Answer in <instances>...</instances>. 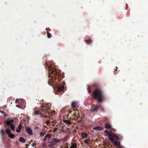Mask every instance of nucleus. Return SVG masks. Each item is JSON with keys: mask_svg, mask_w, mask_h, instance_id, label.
Segmentation results:
<instances>
[{"mask_svg": "<svg viewBox=\"0 0 148 148\" xmlns=\"http://www.w3.org/2000/svg\"><path fill=\"white\" fill-rule=\"evenodd\" d=\"M93 97L94 98L97 99L99 103L103 102L105 99L102 91L99 90H97L94 91L93 93Z\"/></svg>", "mask_w": 148, "mask_h": 148, "instance_id": "obj_1", "label": "nucleus"}, {"mask_svg": "<svg viewBox=\"0 0 148 148\" xmlns=\"http://www.w3.org/2000/svg\"><path fill=\"white\" fill-rule=\"evenodd\" d=\"M108 138L111 141L113 140H118L119 139V137L116 135L112 133V136L110 137H108Z\"/></svg>", "mask_w": 148, "mask_h": 148, "instance_id": "obj_2", "label": "nucleus"}, {"mask_svg": "<svg viewBox=\"0 0 148 148\" xmlns=\"http://www.w3.org/2000/svg\"><path fill=\"white\" fill-rule=\"evenodd\" d=\"M99 107L98 106L93 105L91 107V111L92 112L97 111Z\"/></svg>", "mask_w": 148, "mask_h": 148, "instance_id": "obj_3", "label": "nucleus"}, {"mask_svg": "<svg viewBox=\"0 0 148 148\" xmlns=\"http://www.w3.org/2000/svg\"><path fill=\"white\" fill-rule=\"evenodd\" d=\"M78 105L77 102L76 101H73L71 103V106L73 108L77 107L78 106Z\"/></svg>", "mask_w": 148, "mask_h": 148, "instance_id": "obj_4", "label": "nucleus"}, {"mask_svg": "<svg viewBox=\"0 0 148 148\" xmlns=\"http://www.w3.org/2000/svg\"><path fill=\"white\" fill-rule=\"evenodd\" d=\"M59 141V140L58 139H56L55 138H53L52 141L49 142V143H51L53 144L54 145L55 144L57 143Z\"/></svg>", "mask_w": 148, "mask_h": 148, "instance_id": "obj_5", "label": "nucleus"}, {"mask_svg": "<svg viewBox=\"0 0 148 148\" xmlns=\"http://www.w3.org/2000/svg\"><path fill=\"white\" fill-rule=\"evenodd\" d=\"M25 130L27 133L29 135H31L32 134V132L31 129L29 127H25Z\"/></svg>", "mask_w": 148, "mask_h": 148, "instance_id": "obj_6", "label": "nucleus"}, {"mask_svg": "<svg viewBox=\"0 0 148 148\" xmlns=\"http://www.w3.org/2000/svg\"><path fill=\"white\" fill-rule=\"evenodd\" d=\"M64 89V87L63 86L58 87V88L57 92H56V94H58L59 93V92L63 90Z\"/></svg>", "mask_w": 148, "mask_h": 148, "instance_id": "obj_7", "label": "nucleus"}, {"mask_svg": "<svg viewBox=\"0 0 148 148\" xmlns=\"http://www.w3.org/2000/svg\"><path fill=\"white\" fill-rule=\"evenodd\" d=\"M93 130H97V131H101L103 130V128L100 126H98L96 127H95L93 128Z\"/></svg>", "mask_w": 148, "mask_h": 148, "instance_id": "obj_8", "label": "nucleus"}, {"mask_svg": "<svg viewBox=\"0 0 148 148\" xmlns=\"http://www.w3.org/2000/svg\"><path fill=\"white\" fill-rule=\"evenodd\" d=\"M115 145L117 146L118 147H119L120 145V143L119 142H118L115 140H113L112 141Z\"/></svg>", "mask_w": 148, "mask_h": 148, "instance_id": "obj_9", "label": "nucleus"}, {"mask_svg": "<svg viewBox=\"0 0 148 148\" xmlns=\"http://www.w3.org/2000/svg\"><path fill=\"white\" fill-rule=\"evenodd\" d=\"M104 133L106 134V136H108L109 137H110V136H112V133L109 132L108 130H105L104 132Z\"/></svg>", "mask_w": 148, "mask_h": 148, "instance_id": "obj_10", "label": "nucleus"}, {"mask_svg": "<svg viewBox=\"0 0 148 148\" xmlns=\"http://www.w3.org/2000/svg\"><path fill=\"white\" fill-rule=\"evenodd\" d=\"M14 120L13 119H12L10 120H8L6 121V123L8 125H9L11 124H10L11 123H12L14 122Z\"/></svg>", "mask_w": 148, "mask_h": 148, "instance_id": "obj_11", "label": "nucleus"}, {"mask_svg": "<svg viewBox=\"0 0 148 148\" xmlns=\"http://www.w3.org/2000/svg\"><path fill=\"white\" fill-rule=\"evenodd\" d=\"M70 148H77V145L76 143L71 144V146L70 147Z\"/></svg>", "mask_w": 148, "mask_h": 148, "instance_id": "obj_12", "label": "nucleus"}, {"mask_svg": "<svg viewBox=\"0 0 148 148\" xmlns=\"http://www.w3.org/2000/svg\"><path fill=\"white\" fill-rule=\"evenodd\" d=\"M18 129H17L16 130V132L17 133L19 132H20V131H21V130L22 126L21 125H19L18 126Z\"/></svg>", "mask_w": 148, "mask_h": 148, "instance_id": "obj_13", "label": "nucleus"}, {"mask_svg": "<svg viewBox=\"0 0 148 148\" xmlns=\"http://www.w3.org/2000/svg\"><path fill=\"white\" fill-rule=\"evenodd\" d=\"M19 140L21 142H22L23 143H25V140L24 139V138H23V137L19 138Z\"/></svg>", "mask_w": 148, "mask_h": 148, "instance_id": "obj_14", "label": "nucleus"}, {"mask_svg": "<svg viewBox=\"0 0 148 148\" xmlns=\"http://www.w3.org/2000/svg\"><path fill=\"white\" fill-rule=\"evenodd\" d=\"M105 128L106 129H109L111 127V125L110 123H106L105 125Z\"/></svg>", "mask_w": 148, "mask_h": 148, "instance_id": "obj_15", "label": "nucleus"}, {"mask_svg": "<svg viewBox=\"0 0 148 148\" xmlns=\"http://www.w3.org/2000/svg\"><path fill=\"white\" fill-rule=\"evenodd\" d=\"M34 113L35 115H37L38 114L40 115L41 114V112H40L39 110H38L34 111Z\"/></svg>", "mask_w": 148, "mask_h": 148, "instance_id": "obj_16", "label": "nucleus"}, {"mask_svg": "<svg viewBox=\"0 0 148 148\" xmlns=\"http://www.w3.org/2000/svg\"><path fill=\"white\" fill-rule=\"evenodd\" d=\"M5 132L8 135L11 133L10 130L9 129H6L5 130Z\"/></svg>", "mask_w": 148, "mask_h": 148, "instance_id": "obj_17", "label": "nucleus"}, {"mask_svg": "<svg viewBox=\"0 0 148 148\" xmlns=\"http://www.w3.org/2000/svg\"><path fill=\"white\" fill-rule=\"evenodd\" d=\"M64 123H66L69 124V125H70L71 124V123L69 121V120H64L63 121Z\"/></svg>", "mask_w": 148, "mask_h": 148, "instance_id": "obj_18", "label": "nucleus"}, {"mask_svg": "<svg viewBox=\"0 0 148 148\" xmlns=\"http://www.w3.org/2000/svg\"><path fill=\"white\" fill-rule=\"evenodd\" d=\"M10 125V127L11 130L12 131L14 130L15 127L12 124H11Z\"/></svg>", "mask_w": 148, "mask_h": 148, "instance_id": "obj_19", "label": "nucleus"}, {"mask_svg": "<svg viewBox=\"0 0 148 148\" xmlns=\"http://www.w3.org/2000/svg\"><path fill=\"white\" fill-rule=\"evenodd\" d=\"M82 136L84 138H86L88 136V134L86 133H83L82 134Z\"/></svg>", "mask_w": 148, "mask_h": 148, "instance_id": "obj_20", "label": "nucleus"}, {"mask_svg": "<svg viewBox=\"0 0 148 148\" xmlns=\"http://www.w3.org/2000/svg\"><path fill=\"white\" fill-rule=\"evenodd\" d=\"M9 137H10L11 138H14V135L12 134H10L9 135H8Z\"/></svg>", "mask_w": 148, "mask_h": 148, "instance_id": "obj_21", "label": "nucleus"}, {"mask_svg": "<svg viewBox=\"0 0 148 148\" xmlns=\"http://www.w3.org/2000/svg\"><path fill=\"white\" fill-rule=\"evenodd\" d=\"M1 133L2 136H3L5 134V132L3 129H2L1 131Z\"/></svg>", "mask_w": 148, "mask_h": 148, "instance_id": "obj_22", "label": "nucleus"}, {"mask_svg": "<svg viewBox=\"0 0 148 148\" xmlns=\"http://www.w3.org/2000/svg\"><path fill=\"white\" fill-rule=\"evenodd\" d=\"M45 132H40L39 134V135L40 136H42L45 135Z\"/></svg>", "mask_w": 148, "mask_h": 148, "instance_id": "obj_23", "label": "nucleus"}, {"mask_svg": "<svg viewBox=\"0 0 148 148\" xmlns=\"http://www.w3.org/2000/svg\"><path fill=\"white\" fill-rule=\"evenodd\" d=\"M47 35L48 38H50L51 37V34L49 33L48 32H47Z\"/></svg>", "mask_w": 148, "mask_h": 148, "instance_id": "obj_24", "label": "nucleus"}, {"mask_svg": "<svg viewBox=\"0 0 148 148\" xmlns=\"http://www.w3.org/2000/svg\"><path fill=\"white\" fill-rule=\"evenodd\" d=\"M45 136L47 137H48L49 138H51V135L49 134L46 135Z\"/></svg>", "mask_w": 148, "mask_h": 148, "instance_id": "obj_25", "label": "nucleus"}, {"mask_svg": "<svg viewBox=\"0 0 148 148\" xmlns=\"http://www.w3.org/2000/svg\"><path fill=\"white\" fill-rule=\"evenodd\" d=\"M85 41L88 44H90L91 42V40H86Z\"/></svg>", "mask_w": 148, "mask_h": 148, "instance_id": "obj_26", "label": "nucleus"}, {"mask_svg": "<svg viewBox=\"0 0 148 148\" xmlns=\"http://www.w3.org/2000/svg\"><path fill=\"white\" fill-rule=\"evenodd\" d=\"M42 147H45L46 146V143L45 142L42 143Z\"/></svg>", "mask_w": 148, "mask_h": 148, "instance_id": "obj_27", "label": "nucleus"}, {"mask_svg": "<svg viewBox=\"0 0 148 148\" xmlns=\"http://www.w3.org/2000/svg\"><path fill=\"white\" fill-rule=\"evenodd\" d=\"M89 140V139H86L84 140V142L86 143H88V142Z\"/></svg>", "mask_w": 148, "mask_h": 148, "instance_id": "obj_28", "label": "nucleus"}, {"mask_svg": "<svg viewBox=\"0 0 148 148\" xmlns=\"http://www.w3.org/2000/svg\"><path fill=\"white\" fill-rule=\"evenodd\" d=\"M36 144L35 143H33L32 144V145L33 147H34L36 146Z\"/></svg>", "mask_w": 148, "mask_h": 148, "instance_id": "obj_29", "label": "nucleus"}, {"mask_svg": "<svg viewBox=\"0 0 148 148\" xmlns=\"http://www.w3.org/2000/svg\"><path fill=\"white\" fill-rule=\"evenodd\" d=\"M21 100H22L21 99L20 101H21ZM22 102L23 103H24L25 102V100H23V99H22Z\"/></svg>", "mask_w": 148, "mask_h": 148, "instance_id": "obj_30", "label": "nucleus"}, {"mask_svg": "<svg viewBox=\"0 0 148 148\" xmlns=\"http://www.w3.org/2000/svg\"><path fill=\"white\" fill-rule=\"evenodd\" d=\"M43 140L44 141L46 140H47V137L45 136L44 138H43Z\"/></svg>", "mask_w": 148, "mask_h": 148, "instance_id": "obj_31", "label": "nucleus"}, {"mask_svg": "<svg viewBox=\"0 0 148 148\" xmlns=\"http://www.w3.org/2000/svg\"><path fill=\"white\" fill-rule=\"evenodd\" d=\"M18 101V99H16V101H15V102L16 103H17V101Z\"/></svg>", "mask_w": 148, "mask_h": 148, "instance_id": "obj_32", "label": "nucleus"}, {"mask_svg": "<svg viewBox=\"0 0 148 148\" xmlns=\"http://www.w3.org/2000/svg\"><path fill=\"white\" fill-rule=\"evenodd\" d=\"M0 112L2 114H3L4 113V112L1 110H0Z\"/></svg>", "mask_w": 148, "mask_h": 148, "instance_id": "obj_33", "label": "nucleus"}, {"mask_svg": "<svg viewBox=\"0 0 148 148\" xmlns=\"http://www.w3.org/2000/svg\"><path fill=\"white\" fill-rule=\"evenodd\" d=\"M45 109H46V108H44L42 109V110H43V111H44V110H45Z\"/></svg>", "mask_w": 148, "mask_h": 148, "instance_id": "obj_34", "label": "nucleus"}, {"mask_svg": "<svg viewBox=\"0 0 148 148\" xmlns=\"http://www.w3.org/2000/svg\"><path fill=\"white\" fill-rule=\"evenodd\" d=\"M88 92H90V90H89V88H88Z\"/></svg>", "mask_w": 148, "mask_h": 148, "instance_id": "obj_35", "label": "nucleus"}, {"mask_svg": "<svg viewBox=\"0 0 148 148\" xmlns=\"http://www.w3.org/2000/svg\"><path fill=\"white\" fill-rule=\"evenodd\" d=\"M16 107L18 108H20L18 106H16Z\"/></svg>", "mask_w": 148, "mask_h": 148, "instance_id": "obj_36", "label": "nucleus"}, {"mask_svg": "<svg viewBox=\"0 0 148 148\" xmlns=\"http://www.w3.org/2000/svg\"><path fill=\"white\" fill-rule=\"evenodd\" d=\"M119 147V148H122V147H120V146Z\"/></svg>", "mask_w": 148, "mask_h": 148, "instance_id": "obj_37", "label": "nucleus"}, {"mask_svg": "<svg viewBox=\"0 0 148 148\" xmlns=\"http://www.w3.org/2000/svg\"><path fill=\"white\" fill-rule=\"evenodd\" d=\"M47 107V106H46V107Z\"/></svg>", "mask_w": 148, "mask_h": 148, "instance_id": "obj_38", "label": "nucleus"}, {"mask_svg": "<svg viewBox=\"0 0 148 148\" xmlns=\"http://www.w3.org/2000/svg\"><path fill=\"white\" fill-rule=\"evenodd\" d=\"M49 109H47V110H48Z\"/></svg>", "mask_w": 148, "mask_h": 148, "instance_id": "obj_39", "label": "nucleus"}]
</instances>
